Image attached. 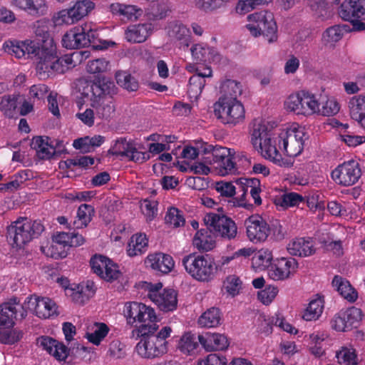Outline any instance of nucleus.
Here are the masks:
<instances>
[{
    "instance_id": "1",
    "label": "nucleus",
    "mask_w": 365,
    "mask_h": 365,
    "mask_svg": "<svg viewBox=\"0 0 365 365\" xmlns=\"http://www.w3.org/2000/svg\"><path fill=\"white\" fill-rule=\"evenodd\" d=\"M35 34L39 36L38 40L41 41H38L41 49L34 60L36 71L41 78H47L56 73H65L76 66L77 63L73 58L87 53V51H80L59 56L53 38L46 26H38Z\"/></svg>"
},
{
    "instance_id": "2",
    "label": "nucleus",
    "mask_w": 365,
    "mask_h": 365,
    "mask_svg": "<svg viewBox=\"0 0 365 365\" xmlns=\"http://www.w3.org/2000/svg\"><path fill=\"white\" fill-rule=\"evenodd\" d=\"M43 230L40 222L19 219L7 227L6 238L13 247L21 248L32 239L38 237Z\"/></svg>"
},
{
    "instance_id": "3",
    "label": "nucleus",
    "mask_w": 365,
    "mask_h": 365,
    "mask_svg": "<svg viewBox=\"0 0 365 365\" xmlns=\"http://www.w3.org/2000/svg\"><path fill=\"white\" fill-rule=\"evenodd\" d=\"M182 262L186 272L200 282L212 280L217 272V265L209 255L190 254Z\"/></svg>"
},
{
    "instance_id": "4",
    "label": "nucleus",
    "mask_w": 365,
    "mask_h": 365,
    "mask_svg": "<svg viewBox=\"0 0 365 365\" xmlns=\"http://www.w3.org/2000/svg\"><path fill=\"white\" fill-rule=\"evenodd\" d=\"M247 19L251 22L246 26L250 34L257 37L262 35L269 43L277 40V26L272 12L261 11L250 14Z\"/></svg>"
},
{
    "instance_id": "5",
    "label": "nucleus",
    "mask_w": 365,
    "mask_h": 365,
    "mask_svg": "<svg viewBox=\"0 0 365 365\" xmlns=\"http://www.w3.org/2000/svg\"><path fill=\"white\" fill-rule=\"evenodd\" d=\"M204 222L210 230L221 237L232 240L237 235L235 222L225 215L210 212L205 216Z\"/></svg>"
},
{
    "instance_id": "6",
    "label": "nucleus",
    "mask_w": 365,
    "mask_h": 365,
    "mask_svg": "<svg viewBox=\"0 0 365 365\" xmlns=\"http://www.w3.org/2000/svg\"><path fill=\"white\" fill-rule=\"evenodd\" d=\"M26 317V309L20 304L18 297H13L0 304V328H12L15 320L21 321Z\"/></svg>"
},
{
    "instance_id": "7",
    "label": "nucleus",
    "mask_w": 365,
    "mask_h": 365,
    "mask_svg": "<svg viewBox=\"0 0 365 365\" xmlns=\"http://www.w3.org/2000/svg\"><path fill=\"white\" fill-rule=\"evenodd\" d=\"M61 143L62 140H51L48 136H35L32 138L30 146L36 151V156L39 160H49L55 155L68 153L66 149L56 150V148H59Z\"/></svg>"
},
{
    "instance_id": "8",
    "label": "nucleus",
    "mask_w": 365,
    "mask_h": 365,
    "mask_svg": "<svg viewBox=\"0 0 365 365\" xmlns=\"http://www.w3.org/2000/svg\"><path fill=\"white\" fill-rule=\"evenodd\" d=\"M361 176L359 164L350 160L339 165L331 173V177L339 185L351 186L358 182Z\"/></svg>"
},
{
    "instance_id": "9",
    "label": "nucleus",
    "mask_w": 365,
    "mask_h": 365,
    "mask_svg": "<svg viewBox=\"0 0 365 365\" xmlns=\"http://www.w3.org/2000/svg\"><path fill=\"white\" fill-rule=\"evenodd\" d=\"M247 227V235L253 242H264L269 234V225L261 216L253 215L245 222Z\"/></svg>"
},
{
    "instance_id": "10",
    "label": "nucleus",
    "mask_w": 365,
    "mask_h": 365,
    "mask_svg": "<svg viewBox=\"0 0 365 365\" xmlns=\"http://www.w3.org/2000/svg\"><path fill=\"white\" fill-rule=\"evenodd\" d=\"M136 351L145 359H154L165 354L168 348L162 340L159 341L157 337L150 336L147 339H140L136 345Z\"/></svg>"
},
{
    "instance_id": "11",
    "label": "nucleus",
    "mask_w": 365,
    "mask_h": 365,
    "mask_svg": "<svg viewBox=\"0 0 365 365\" xmlns=\"http://www.w3.org/2000/svg\"><path fill=\"white\" fill-rule=\"evenodd\" d=\"M37 344L58 361H65L69 354L70 349L62 342H59L50 336H41L38 337Z\"/></svg>"
},
{
    "instance_id": "12",
    "label": "nucleus",
    "mask_w": 365,
    "mask_h": 365,
    "mask_svg": "<svg viewBox=\"0 0 365 365\" xmlns=\"http://www.w3.org/2000/svg\"><path fill=\"white\" fill-rule=\"evenodd\" d=\"M339 16L345 21L352 18L365 20V0H349L341 4Z\"/></svg>"
},
{
    "instance_id": "13",
    "label": "nucleus",
    "mask_w": 365,
    "mask_h": 365,
    "mask_svg": "<svg viewBox=\"0 0 365 365\" xmlns=\"http://www.w3.org/2000/svg\"><path fill=\"white\" fill-rule=\"evenodd\" d=\"M91 106L96 110L98 117L108 120L113 117L115 108L112 96H97L91 98Z\"/></svg>"
},
{
    "instance_id": "14",
    "label": "nucleus",
    "mask_w": 365,
    "mask_h": 365,
    "mask_svg": "<svg viewBox=\"0 0 365 365\" xmlns=\"http://www.w3.org/2000/svg\"><path fill=\"white\" fill-rule=\"evenodd\" d=\"M198 340L207 351L225 350L229 346L227 336L218 333L205 332L198 335Z\"/></svg>"
},
{
    "instance_id": "15",
    "label": "nucleus",
    "mask_w": 365,
    "mask_h": 365,
    "mask_svg": "<svg viewBox=\"0 0 365 365\" xmlns=\"http://www.w3.org/2000/svg\"><path fill=\"white\" fill-rule=\"evenodd\" d=\"M145 264L153 269L160 271L163 274L170 272L175 265L173 257L162 252L149 255L146 258Z\"/></svg>"
},
{
    "instance_id": "16",
    "label": "nucleus",
    "mask_w": 365,
    "mask_h": 365,
    "mask_svg": "<svg viewBox=\"0 0 365 365\" xmlns=\"http://www.w3.org/2000/svg\"><path fill=\"white\" fill-rule=\"evenodd\" d=\"M88 42V41H87ZM62 45L68 49L86 47L85 28L75 27L67 31L62 38Z\"/></svg>"
},
{
    "instance_id": "17",
    "label": "nucleus",
    "mask_w": 365,
    "mask_h": 365,
    "mask_svg": "<svg viewBox=\"0 0 365 365\" xmlns=\"http://www.w3.org/2000/svg\"><path fill=\"white\" fill-rule=\"evenodd\" d=\"M153 302L158 306L160 310L168 312L177 308V292L173 289H164L162 294H153Z\"/></svg>"
},
{
    "instance_id": "18",
    "label": "nucleus",
    "mask_w": 365,
    "mask_h": 365,
    "mask_svg": "<svg viewBox=\"0 0 365 365\" xmlns=\"http://www.w3.org/2000/svg\"><path fill=\"white\" fill-rule=\"evenodd\" d=\"M117 89L114 82L106 76L96 77L91 85L93 97L112 96L116 93Z\"/></svg>"
},
{
    "instance_id": "19",
    "label": "nucleus",
    "mask_w": 365,
    "mask_h": 365,
    "mask_svg": "<svg viewBox=\"0 0 365 365\" xmlns=\"http://www.w3.org/2000/svg\"><path fill=\"white\" fill-rule=\"evenodd\" d=\"M349 108L351 118L365 128V96L352 97L349 102Z\"/></svg>"
},
{
    "instance_id": "20",
    "label": "nucleus",
    "mask_w": 365,
    "mask_h": 365,
    "mask_svg": "<svg viewBox=\"0 0 365 365\" xmlns=\"http://www.w3.org/2000/svg\"><path fill=\"white\" fill-rule=\"evenodd\" d=\"M287 250L290 255L299 257H307L315 252L312 240L304 238H298L290 242Z\"/></svg>"
},
{
    "instance_id": "21",
    "label": "nucleus",
    "mask_w": 365,
    "mask_h": 365,
    "mask_svg": "<svg viewBox=\"0 0 365 365\" xmlns=\"http://www.w3.org/2000/svg\"><path fill=\"white\" fill-rule=\"evenodd\" d=\"M333 287L349 302H355L358 297L357 292L351 287L349 282L341 276L335 275L332 280Z\"/></svg>"
},
{
    "instance_id": "22",
    "label": "nucleus",
    "mask_w": 365,
    "mask_h": 365,
    "mask_svg": "<svg viewBox=\"0 0 365 365\" xmlns=\"http://www.w3.org/2000/svg\"><path fill=\"white\" fill-rule=\"evenodd\" d=\"M210 230L207 226V229H201L197 232L193 238V245L199 250L210 251L215 247V241L214 240Z\"/></svg>"
},
{
    "instance_id": "23",
    "label": "nucleus",
    "mask_w": 365,
    "mask_h": 365,
    "mask_svg": "<svg viewBox=\"0 0 365 365\" xmlns=\"http://www.w3.org/2000/svg\"><path fill=\"white\" fill-rule=\"evenodd\" d=\"M229 106L226 111V124L235 125L245 118V108L243 105L237 99L229 101Z\"/></svg>"
},
{
    "instance_id": "24",
    "label": "nucleus",
    "mask_w": 365,
    "mask_h": 365,
    "mask_svg": "<svg viewBox=\"0 0 365 365\" xmlns=\"http://www.w3.org/2000/svg\"><path fill=\"white\" fill-rule=\"evenodd\" d=\"M242 91L240 83L235 80L227 79L220 86V97H225L229 101H235Z\"/></svg>"
},
{
    "instance_id": "25",
    "label": "nucleus",
    "mask_w": 365,
    "mask_h": 365,
    "mask_svg": "<svg viewBox=\"0 0 365 365\" xmlns=\"http://www.w3.org/2000/svg\"><path fill=\"white\" fill-rule=\"evenodd\" d=\"M221 313L218 308L212 307L205 312L198 319V324L202 327H215L220 324Z\"/></svg>"
},
{
    "instance_id": "26",
    "label": "nucleus",
    "mask_w": 365,
    "mask_h": 365,
    "mask_svg": "<svg viewBox=\"0 0 365 365\" xmlns=\"http://www.w3.org/2000/svg\"><path fill=\"white\" fill-rule=\"evenodd\" d=\"M38 305L36 315L40 318H49L53 316H58L57 305L54 301L49 298L41 297Z\"/></svg>"
},
{
    "instance_id": "27",
    "label": "nucleus",
    "mask_w": 365,
    "mask_h": 365,
    "mask_svg": "<svg viewBox=\"0 0 365 365\" xmlns=\"http://www.w3.org/2000/svg\"><path fill=\"white\" fill-rule=\"evenodd\" d=\"M169 36L179 41L180 46L188 47L190 43V31L182 24H174L169 31Z\"/></svg>"
},
{
    "instance_id": "28",
    "label": "nucleus",
    "mask_w": 365,
    "mask_h": 365,
    "mask_svg": "<svg viewBox=\"0 0 365 365\" xmlns=\"http://www.w3.org/2000/svg\"><path fill=\"white\" fill-rule=\"evenodd\" d=\"M300 95L302 96L301 110L302 115H310L319 110L321 103L318 102L314 95H311L305 91H301Z\"/></svg>"
},
{
    "instance_id": "29",
    "label": "nucleus",
    "mask_w": 365,
    "mask_h": 365,
    "mask_svg": "<svg viewBox=\"0 0 365 365\" xmlns=\"http://www.w3.org/2000/svg\"><path fill=\"white\" fill-rule=\"evenodd\" d=\"M115 80L118 85L129 92L136 91L139 88L138 81L127 71H117L115 73Z\"/></svg>"
},
{
    "instance_id": "30",
    "label": "nucleus",
    "mask_w": 365,
    "mask_h": 365,
    "mask_svg": "<svg viewBox=\"0 0 365 365\" xmlns=\"http://www.w3.org/2000/svg\"><path fill=\"white\" fill-rule=\"evenodd\" d=\"M148 240L145 234L133 235L128 243V255L130 257L143 253V250L148 245Z\"/></svg>"
},
{
    "instance_id": "31",
    "label": "nucleus",
    "mask_w": 365,
    "mask_h": 365,
    "mask_svg": "<svg viewBox=\"0 0 365 365\" xmlns=\"http://www.w3.org/2000/svg\"><path fill=\"white\" fill-rule=\"evenodd\" d=\"M19 95L4 96L0 103V110L9 118H13L18 106Z\"/></svg>"
},
{
    "instance_id": "32",
    "label": "nucleus",
    "mask_w": 365,
    "mask_h": 365,
    "mask_svg": "<svg viewBox=\"0 0 365 365\" xmlns=\"http://www.w3.org/2000/svg\"><path fill=\"white\" fill-rule=\"evenodd\" d=\"M148 31L146 26L139 24L133 26L132 29L125 31V38L129 42L141 43L146 40L148 37Z\"/></svg>"
},
{
    "instance_id": "33",
    "label": "nucleus",
    "mask_w": 365,
    "mask_h": 365,
    "mask_svg": "<svg viewBox=\"0 0 365 365\" xmlns=\"http://www.w3.org/2000/svg\"><path fill=\"white\" fill-rule=\"evenodd\" d=\"M336 357L339 364L344 365H357V356L353 348L342 347L336 351Z\"/></svg>"
},
{
    "instance_id": "34",
    "label": "nucleus",
    "mask_w": 365,
    "mask_h": 365,
    "mask_svg": "<svg viewBox=\"0 0 365 365\" xmlns=\"http://www.w3.org/2000/svg\"><path fill=\"white\" fill-rule=\"evenodd\" d=\"M84 14H81L78 10L73 6L68 9H63L58 13V20L61 21V24H73L81 20Z\"/></svg>"
},
{
    "instance_id": "35",
    "label": "nucleus",
    "mask_w": 365,
    "mask_h": 365,
    "mask_svg": "<svg viewBox=\"0 0 365 365\" xmlns=\"http://www.w3.org/2000/svg\"><path fill=\"white\" fill-rule=\"evenodd\" d=\"M304 201V197L296 192H289L284 194L280 198L274 200L277 206L284 207L299 205L300 202Z\"/></svg>"
},
{
    "instance_id": "36",
    "label": "nucleus",
    "mask_w": 365,
    "mask_h": 365,
    "mask_svg": "<svg viewBox=\"0 0 365 365\" xmlns=\"http://www.w3.org/2000/svg\"><path fill=\"white\" fill-rule=\"evenodd\" d=\"M323 303L321 299H314L311 301L309 306L305 309L302 318L306 321H312L317 319L322 314Z\"/></svg>"
},
{
    "instance_id": "37",
    "label": "nucleus",
    "mask_w": 365,
    "mask_h": 365,
    "mask_svg": "<svg viewBox=\"0 0 365 365\" xmlns=\"http://www.w3.org/2000/svg\"><path fill=\"white\" fill-rule=\"evenodd\" d=\"M166 224L173 225L174 227H178L185 225V220L182 211L176 207H172L168 209L165 217Z\"/></svg>"
},
{
    "instance_id": "38",
    "label": "nucleus",
    "mask_w": 365,
    "mask_h": 365,
    "mask_svg": "<svg viewBox=\"0 0 365 365\" xmlns=\"http://www.w3.org/2000/svg\"><path fill=\"white\" fill-rule=\"evenodd\" d=\"M98 328L93 333H86L88 340L95 345H99L108 333L109 328L104 323H96Z\"/></svg>"
},
{
    "instance_id": "39",
    "label": "nucleus",
    "mask_w": 365,
    "mask_h": 365,
    "mask_svg": "<svg viewBox=\"0 0 365 365\" xmlns=\"http://www.w3.org/2000/svg\"><path fill=\"white\" fill-rule=\"evenodd\" d=\"M4 328L0 330V342L5 344H13L19 341L23 336V332L16 329L10 330Z\"/></svg>"
},
{
    "instance_id": "40",
    "label": "nucleus",
    "mask_w": 365,
    "mask_h": 365,
    "mask_svg": "<svg viewBox=\"0 0 365 365\" xmlns=\"http://www.w3.org/2000/svg\"><path fill=\"white\" fill-rule=\"evenodd\" d=\"M283 145L285 151L289 156H297L300 154L304 148V144L301 141H297L292 137H286L283 139Z\"/></svg>"
},
{
    "instance_id": "41",
    "label": "nucleus",
    "mask_w": 365,
    "mask_h": 365,
    "mask_svg": "<svg viewBox=\"0 0 365 365\" xmlns=\"http://www.w3.org/2000/svg\"><path fill=\"white\" fill-rule=\"evenodd\" d=\"M230 155H232L230 149L216 145L212 151V159L210 157H207L205 158V163L210 165L220 163L221 161H224L225 158Z\"/></svg>"
},
{
    "instance_id": "42",
    "label": "nucleus",
    "mask_w": 365,
    "mask_h": 365,
    "mask_svg": "<svg viewBox=\"0 0 365 365\" xmlns=\"http://www.w3.org/2000/svg\"><path fill=\"white\" fill-rule=\"evenodd\" d=\"M343 36L341 25H334L326 29L323 33L322 40L325 43H333L339 41Z\"/></svg>"
},
{
    "instance_id": "43",
    "label": "nucleus",
    "mask_w": 365,
    "mask_h": 365,
    "mask_svg": "<svg viewBox=\"0 0 365 365\" xmlns=\"http://www.w3.org/2000/svg\"><path fill=\"white\" fill-rule=\"evenodd\" d=\"M348 321L349 318L346 316V310H341L331 319V327L339 331H349L351 329V327H348Z\"/></svg>"
},
{
    "instance_id": "44",
    "label": "nucleus",
    "mask_w": 365,
    "mask_h": 365,
    "mask_svg": "<svg viewBox=\"0 0 365 365\" xmlns=\"http://www.w3.org/2000/svg\"><path fill=\"white\" fill-rule=\"evenodd\" d=\"M205 85V80L200 76H192L189 79L187 92L191 97L197 98L200 95Z\"/></svg>"
},
{
    "instance_id": "45",
    "label": "nucleus",
    "mask_w": 365,
    "mask_h": 365,
    "mask_svg": "<svg viewBox=\"0 0 365 365\" xmlns=\"http://www.w3.org/2000/svg\"><path fill=\"white\" fill-rule=\"evenodd\" d=\"M85 38L86 41V46H92L94 50H102L108 48V42L104 41L103 45L98 43H101L98 38V34L96 31L93 29H86L85 28Z\"/></svg>"
},
{
    "instance_id": "46",
    "label": "nucleus",
    "mask_w": 365,
    "mask_h": 365,
    "mask_svg": "<svg viewBox=\"0 0 365 365\" xmlns=\"http://www.w3.org/2000/svg\"><path fill=\"white\" fill-rule=\"evenodd\" d=\"M108 66L109 61L105 58H97L88 62L86 71L93 74L102 73L108 70Z\"/></svg>"
},
{
    "instance_id": "47",
    "label": "nucleus",
    "mask_w": 365,
    "mask_h": 365,
    "mask_svg": "<svg viewBox=\"0 0 365 365\" xmlns=\"http://www.w3.org/2000/svg\"><path fill=\"white\" fill-rule=\"evenodd\" d=\"M195 339L196 338L194 334L190 333H185L180 340V349L184 353L190 354L198 346Z\"/></svg>"
},
{
    "instance_id": "48",
    "label": "nucleus",
    "mask_w": 365,
    "mask_h": 365,
    "mask_svg": "<svg viewBox=\"0 0 365 365\" xmlns=\"http://www.w3.org/2000/svg\"><path fill=\"white\" fill-rule=\"evenodd\" d=\"M108 260L109 258L101 255H95L91 257L90 264L93 272L101 277L103 276V269L108 266Z\"/></svg>"
},
{
    "instance_id": "49",
    "label": "nucleus",
    "mask_w": 365,
    "mask_h": 365,
    "mask_svg": "<svg viewBox=\"0 0 365 365\" xmlns=\"http://www.w3.org/2000/svg\"><path fill=\"white\" fill-rule=\"evenodd\" d=\"M346 316L349 318L348 327L357 328L363 318V313L361 309L352 307L346 310Z\"/></svg>"
},
{
    "instance_id": "50",
    "label": "nucleus",
    "mask_w": 365,
    "mask_h": 365,
    "mask_svg": "<svg viewBox=\"0 0 365 365\" xmlns=\"http://www.w3.org/2000/svg\"><path fill=\"white\" fill-rule=\"evenodd\" d=\"M21 45L22 42L9 41L4 43L3 48L9 54L20 58L25 56V50Z\"/></svg>"
},
{
    "instance_id": "51",
    "label": "nucleus",
    "mask_w": 365,
    "mask_h": 365,
    "mask_svg": "<svg viewBox=\"0 0 365 365\" xmlns=\"http://www.w3.org/2000/svg\"><path fill=\"white\" fill-rule=\"evenodd\" d=\"M107 264L108 266L104 268L105 272H103V276H101V278L108 282H112L118 279L122 274L120 271L118 269V265L110 259Z\"/></svg>"
},
{
    "instance_id": "52",
    "label": "nucleus",
    "mask_w": 365,
    "mask_h": 365,
    "mask_svg": "<svg viewBox=\"0 0 365 365\" xmlns=\"http://www.w3.org/2000/svg\"><path fill=\"white\" fill-rule=\"evenodd\" d=\"M215 190L221 196L232 197L235 194L236 187L233 185V182L219 181L215 183Z\"/></svg>"
},
{
    "instance_id": "53",
    "label": "nucleus",
    "mask_w": 365,
    "mask_h": 365,
    "mask_svg": "<svg viewBox=\"0 0 365 365\" xmlns=\"http://www.w3.org/2000/svg\"><path fill=\"white\" fill-rule=\"evenodd\" d=\"M95 213L93 206L87 204H82L79 206L77 211V217L81 221V224L85 227L91 220V216Z\"/></svg>"
},
{
    "instance_id": "54",
    "label": "nucleus",
    "mask_w": 365,
    "mask_h": 365,
    "mask_svg": "<svg viewBox=\"0 0 365 365\" xmlns=\"http://www.w3.org/2000/svg\"><path fill=\"white\" fill-rule=\"evenodd\" d=\"M225 284L227 292L233 297L238 294L242 289V282L236 275L227 277Z\"/></svg>"
},
{
    "instance_id": "55",
    "label": "nucleus",
    "mask_w": 365,
    "mask_h": 365,
    "mask_svg": "<svg viewBox=\"0 0 365 365\" xmlns=\"http://www.w3.org/2000/svg\"><path fill=\"white\" fill-rule=\"evenodd\" d=\"M302 96L300 91L296 94L290 95L285 101V107L288 110L295 112L297 115H302L301 110Z\"/></svg>"
},
{
    "instance_id": "56",
    "label": "nucleus",
    "mask_w": 365,
    "mask_h": 365,
    "mask_svg": "<svg viewBox=\"0 0 365 365\" xmlns=\"http://www.w3.org/2000/svg\"><path fill=\"white\" fill-rule=\"evenodd\" d=\"M229 101L225 97H220L217 102L214 104V113L215 116L222 120L226 124V111L229 106Z\"/></svg>"
},
{
    "instance_id": "57",
    "label": "nucleus",
    "mask_w": 365,
    "mask_h": 365,
    "mask_svg": "<svg viewBox=\"0 0 365 365\" xmlns=\"http://www.w3.org/2000/svg\"><path fill=\"white\" fill-rule=\"evenodd\" d=\"M320 103L322 104V108H319V110H317V112L323 115H334L339 111V104L334 99H328Z\"/></svg>"
},
{
    "instance_id": "58",
    "label": "nucleus",
    "mask_w": 365,
    "mask_h": 365,
    "mask_svg": "<svg viewBox=\"0 0 365 365\" xmlns=\"http://www.w3.org/2000/svg\"><path fill=\"white\" fill-rule=\"evenodd\" d=\"M278 289L277 287L268 286L264 289L258 292L257 298L262 303L268 305L275 298Z\"/></svg>"
},
{
    "instance_id": "59",
    "label": "nucleus",
    "mask_w": 365,
    "mask_h": 365,
    "mask_svg": "<svg viewBox=\"0 0 365 365\" xmlns=\"http://www.w3.org/2000/svg\"><path fill=\"white\" fill-rule=\"evenodd\" d=\"M158 329V325L155 323L142 324L138 329L133 331V334L137 333L138 337H140L141 339H147L150 336H155V333Z\"/></svg>"
},
{
    "instance_id": "60",
    "label": "nucleus",
    "mask_w": 365,
    "mask_h": 365,
    "mask_svg": "<svg viewBox=\"0 0 365 365\" xmlns=\"http://www.w3.org/2000/svg\"><path fill=\"white\" fill-rule=\"evenodd\" d=\"M38 38L39 36L36 34V39L34 41L27 40L22 42L21 45L25 50V55L28 54L31 58H34V60L37 57V53L41 49V44L38 43V41L41 42V41L38 40Z\"/></svg>"
},
{
    "instance_id": "61",
    "label": "nucleus",
    "mask_w": 365,
    "mask_h": 365,
    "mask_svg": "<svg viewBox=\"0 0 365 365\" xmlns=\"http://www.w3.org/2000/svg\"><path fill=\"white\" fill-rule=\"evenodd\" d=\"M113 149L119 150L120 153L125 152V154L119 155L120 156L127 157L131 150H135V144L132 141H127L125 138H120L115 140Z\"/></svg>"
},
{
    "instance_id": "62",
    "label": "nucleus",
    "mask_w": 365,
    "mask_h": 365,
    "mask_svg": "<svg viewBox=\"0 0 365 365\" xmlns=\"http://www.w3.org/2000/svg\"><path fill=\"white\" fill-rule=\"evenodd\" d=\"M29 12L31 15L43 16L48 9V6L44 0H30Z\"/></svg>"
},
{
    "instance_id": "63",
    "label": "nucleus",
    "mask_w": 365,
    "mask_h": 365,
    "mask_svg": "<svg viewBox=\"0 0 365 365\" xmlns=\"http://www.w3.org/2000/svg\"><path fill=\"white\" fill-rule=\"evenodd\" d=\"M140 303L133 302H128L125 304L124 310L125 316L128 319L129 324H133L136 322V317H138V312L140 311Z\"/></svg>"
},
{
    "instance_id": "64",
    "label": "nucleus",
    "mask_w": 365,
    "mask_h": 365,
    "mask_svg": "<svg viewBox=\"0 0 365 365\" xmlns=\"http://www.w3.org/2000/svg\"><path fill=\"white\" fill-rule=\"evenodd\" d=\"M225 356L217 354H210L202 360H199L197 365H227Z\"/></svg>"
}]
</instances>
